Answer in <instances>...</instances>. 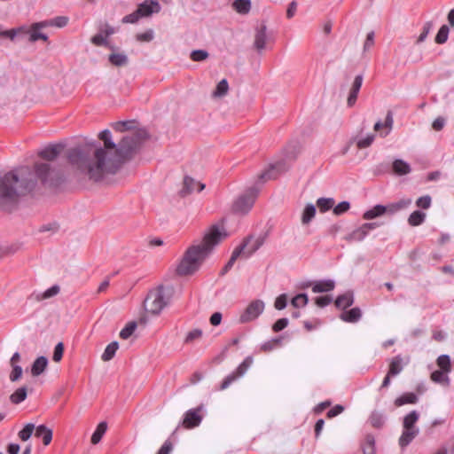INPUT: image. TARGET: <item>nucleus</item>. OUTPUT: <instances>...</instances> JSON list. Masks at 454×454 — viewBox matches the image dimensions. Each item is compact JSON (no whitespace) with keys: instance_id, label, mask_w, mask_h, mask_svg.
<instances>
[{"instance_id":"obj_1","label":"nucleus","mask_w":454,"mask_h":454,"mask_svg":"<svg viewBox=\"0 0 454 454\" xmlns=\"http://www.w3.org/2000/svg\"><path fill=\"white\" fill-rule=\"evenodd\" d=\"M104 147H75L69 150L67 160L75 173L94 182L101 181L106 175L115 174L121 168V160L115 153L117 145L112 140L110 130L99 133Z\"/></svg>"},{"instance_id":"obj_2","label":"nucleus","mask_w":454,"mask_h":454,"mask_svg":"<svg viewBox=\"0 0 454 454\" xmlns=\"http://www.w3.org/2000/svg\"><path fill=\"white\" fill-rule=\"evenodd\" d=\"M226 237L227 233L223 228L211 226L200 244L193 245L186 250L176 267V273L180 276H188L196 272L214 247Z\"/></svg>"},{"instance_id":"obj_3","label":"nucleus","mask_w":454,"mask_h":454,"mask_svg":"<svg viewBox=\"0 0 454 454\" xmlns=\"http://www.w3.org/2000/svg\"><path fill=\"white\" fill-rule=\"evenodd\" d=\"M29 171L27 168L13 170L0 176V207L9 209L20 197L30 192L35 186V181L25 177Z\"/></svg>"},{"instance_id":"obj_4","label":"nucleus","mask_w":454,"mask_h":454,"mask_svg":"<svg viewBox=\"0 0 454 454\" xmlns=\"http://www.w3.org/2000/svg\"><path fill=\"white\" fill-rule=\"evenodd\" d=\"M35 175L44 185L57 186L61 182V175L51 163L38 162L35 165Z\"/></svg>"},{"instance_id":"obj_5","label":"nucleus","mask_w":454,"mask_h":454,"mask_svg":"<svg viewBox=\"0 0 454 454\" xmlns=\"http://www.w3.org/2000/svg\"><path fill=\"white\" fill-rule=\"evenodd\" d=\"M419 419V413L417 411H411L403 421V433L399 438L401 447H406L419 434V429L415 425Z\"/></svg>"},{"instance_id":"obj_6","label":"nucleus","mask_w":454,"mask_h":454,"mask_svg":"<svg viewBox=\"0 0 454 454\" xmlns=\"http://www.w3.org/2000/svg\"><path fill=\"white\" fill-rule=\"evenodd\" d=\"M167 304L168 297L163 286L150 291L145 301L146 311L154 315L160 314Z\"/></svg>"},{"instance_id":"obj_7","label":"nucleus","mask_w":454,"mask_h":454,"mask_svg":"<svg viewBox=\"0 0 454 454\" xmlns=\"http://www.w3.org/2000/svg\"><path fill=\"white\" fill-rule=\"evenodd\" d=\"M250 241H251L250 239H246L244 241V243H242L241 245H239L233 250L230 260L228 261L226 265L222 270L221 273L223 275L225 274L226 272H228L231 269L234 262L239 256H243L244 258L247 259V258L250 257L262 245V240L260 239H257L254 241V243L248 248H247L248 244L250 243Z\"/></svg>"},{"instance_id":"obj_8","label":"nucleus","mask_w":454,"mask_h":454,"mask_svg":"<svg viewBox=\"0 0 454 454\" xmlns=\"http://www.w3.org/2000/svg\"><path fill=\"white\" fill-rule=\"evenodd\" d=\"M142 137L139 132H133L121 138L115 152L121 160V165L139 146Z\"/></svg>"},{"instance_id":"obj_9","label":"nucleus","mask_w":454,"mask_h":454,"mask_svg":"<svg viewBox=\"0 0 454 454\" xmlns=\"http://www.w3.org/2000/svg\"><path fill=\"white\" fill-rule=\"evenodd\" d=\"M260 189L256 186L249 188L240 195L233 204V210L239 214H247L254 206Z\"/></svg>"},{"instance_id":"obj_10","label":"nucleus","mask_w":454,"mask_h":454,"mask_svg":"<svg viewBox=\"0 0 454 454\" xmlns=\"http://www.w3.org/2000/svg\"><path fill=\"white\" fill-rule=\"evenodd\" d=\"M264 310V302L261 300L253 301L240 315L239 322L247 323L256 319Z\"/></svg>"},{"instance_id":"obj_11","label":"nucleus","mask_w":454,"mask_h":454,"mask_svg":"<svg viewBox=\"0 0 454 454\" xmlns=\"http://www.w3.org/2000/svg\"><path fill=\"white\" fill-rule=\"evenodd\" d=\"M253 364V358L247 356L236 369V371L230 375H228L222 382L220 386L221 390L226 389L233 381H235L239 377L243 376L247 369Z\"/></svg>"},{"instance_id":"obj_12","label":"nucleus","mask_w":454,"mask_h":454,"mask_svg":"<svg viewBox=\"0 0 454 454\" xmlns=\"http://www.w3.org/2000/svg\"><path fill=\"white\" fill-rule=\"evenodd\" d=\"M202 406H199L195 409H191L187 411L182 421V425L184 427L190 429L198 427L202 420Z\"/></svg>"},{"instance_id":"obj_13","label":"nucleus","mask_w":454,"mask_h":454,"mask_svg":"<svg viewBox=\"0 0 454 454\" xmlns=\"http://www.w3.org/2000/svg\"><path fill=\"white\" fill-rule=\"evenodd\" d=\"M137 12L142 17H149L153 13H158L160 11V5L158 0H145L137 7Z\"/></svg>"},{"instance_id":"obj_14","label":"nucleus","mask_w":454,"mask_h":454,"mask_svg":"<svg viewBox=\"0 0 454 454\" xmlns=\"http://www.w3.org/2000/svg\"><path fill=\"white\" fill-rule=\"evenodd\" d=\"M287 167L285 163L277 162L273 164L270 169L265 170L259 176V183H264L266 180L275 179L278 174L285 172Z\"/></svg>"},{"instance_id":"obj_15","label":"nucleus","mask_w":454,"mask_h":454,"mask_svg":"<svg viewBox=\"0 0 454 454\" xmlns=\"http://www.w3.org/2000/svg\"><path fill=\"white\" fill-rule=\"evenodd\" d=\"M63 148L64 145L61 144L49 145L42 149L38 155L46 160H53L61 153Z\"/></svg>"},{"instance_id":"obj_16","label":"nucleus","mask_w":454,"mask_h":454,"mask_svg":"<svg viewBox=\"0 0 454 454\" xmlns=\"http://www.w3.org/2000/svg\"><path fill=\"white\" fill-rule=\"evenodd\" d=\"M204 188V184H201L190 176H185L184 179V187L181 192L185 196L193 192H201Z\"/></svg>"},{"instance_id":"obj_17","label":"nucleus","mask_w":454,"mask_h":454,"mask_svg":"<svg viewBox=\"0 0 454 454\" xmlns=\"http://www.w3.org/2000/svg\"><path fill=\"white\" fill-rule=\"evenodd\" d=\"M409 363V358L403 361V358L398 355L393 357L389 364V368L387 373L389 376H396L402 372L403 370V366Z\"/></svg>"},{"instance_id":"obj_18","label":"nucleus","mask_w":454,"mask_h":454,"mask_svg":"<svg viewBox=\"0 0 454 454\" xmlns=\"http://www.w3.org/2000/svg\"><path fill=\"white\" fill-rule=\"evenodd\" d=\"M411 199H402L397 202L385 206V214L394 215L396 212L408 207L411 204Z\"/></svg>"},{"instance_id":"obj_19","label":"nucleus","mask_w":454,"mask_h":454,"mask_svg":"<svg viewBox=\"0 0 454 454\" xmlns=\"http://www.w3.org/2000/svg\"><path fill=\"white\" fill-rule=\"evenodd\" d=\"M35 435L42 438L44 445H49L52 440V430L44 425H40L35 428Z\"/></svg>"},{"instance_id":"obj_20","label":"nucleus","mask_w":454,"mask_h":454,"mask_svg":"<svg viewBox=\"0 0 454 454\" xmlns=\"http://www.w3.org/2000/svg\"><path fill=\"white\" fill-rule=\"evenodd\" d=\"M47 365L48 359L45 356H42L37 357L31 366V374L34 377L41 375L46 369Z\"/></svg>"},{"instance_id":"obj_21","label":"nucleus","mask_w":454,"mask_h":454,"mask_svg":"<svg viewBox=\"0 0 454 454\" xmlns=\"http://www.w3.org/2000/svg\"><path fill=\"white\" fill-rule=\"evenodd\" d=\"M362 311L359 308H353L349 310L342 312L340 316V319L348 323H356L360 320Z\"/></svg>"},{"instance_id":"obj_22","label":"nucleus","mask_w":454,"mask_h":454,"mask_svg":"<svg viewBox=\"0 0 454 454\" xmlns=\"http://www.w3.org/2000/svg\"><path fill=\"white\" fill-rule=\"evenodd\" d=\"M335 284L334 281L331 279L327 280H320L313 283L312 285V292L317 293H325L330 292L334 289Z\"/></svg>"},{"instance_id":"obj_23","label":"nucleus","mask_w":454,"mask_h":454,"mask_svg":"<svg viewBox=\"0 0 454 454\" xmlns=\"http://www.w3.org/2000/svg\"><path fill=\"white\" fill-rule=\"evenodd\" d=\"M392 168L394 173L397 176L408 175L411 171L410 164L401 159L394 160Z\"/></svg>"},{"instance_id":"obj_24","label":"nucleus","mask_w":454,"mask_h":454,"mask_svg":"<svg viewBox=\"0 0 454 454\" xmlns=\"http://www.w3.org/2000/svg\"><path fill=\"white\" fill-rule=\"evenodd\" d=\"M354 302V294L352 292H347L342 295H340L335 300V305L339 309H345L350 307Z\"/></svg>"},{"instance_id":"obj_25","label":"nucleus","mask_w":454,"mask_h":454,"mask_svg":"<svg viewBox=\"0 0 454 454\" xmlns=\"http://www.w3.org/2000/svg\"><path fill=\"white\" fill-rule=\"evenodd\" d=\"M418 395L414 393H404L397 397L394 403L396 407L403 406L404 404H414L418 402Z\"/></svg>"},{"instance_id":"obj_26","label":"nucleus","mask_w":454,"mask_h":454,"mask_svg":"<svg viewBox=\"0 0 454 454\" xmlns=\"http://www.w3.org/2000/svg\"><path fill=\"white\" fill-rule=\"evenodd\" d=\"M267 34H266V27L262 26L255 34L254 37V46L258 51H262L266 46Z\"/></svg>"},{"instance_id":"obj_27","label":"nucleus","mask_w":454,"mask_h":454,"mask_svg":"<svg viewBox=\"0 0 454 454\" xmlns=\"http://www.w3.org/2000/svg\"><path fill=\"white\" fill-rule=\"evenodd\" d=\"M109 62L114 67H124L128 65V56L121 52H113L108 57Z\"/></svg>"},{"instance_id":"obj_28","label":"nucleus","mask_w":454,"mask_h":454,"mask_svg":"<svg viewBox=\"0 0 454 454\" xmlns=\"http://www.w3.org/2000/svg\"><path fill=\"white\" fill-rule=\"evenodd\" d=\"M40 29L33 27V25L27 28L26 32H21V34H28V40L30 43H35L38 40H43L46 42L48 40L47 35L39 31Z\"/></svg>"},{"instance_id":"obj_29","label":"nucleus","mask_w":454,"mask_h":454,"mask_svg":"<svg viewBox=\"0 0 454 454\" xmlns=\"http://www.w3.org/2000/svg\"><path fill=\"white\" fill-rule=\"evenodd\" d=\"M232 8L239 14H247L251 10L250 0H235L232 4Z\"/></svg>"},{"instance_id":"obj_30","label":"nucleus","mask_w":454,"mask_h":454,"mask_svg":"<svg viewBox=\"0 0 454 454\" xmlns=\"http://www.w3.org/2000/svg\"><path fill=\"white\" fill-rule=\"evenodd\" d=\"M316 215L315 205L309 203L307 204L301 213V223L306 225L309 224Z\"/></svg>"},{"instance_id":"obj_31","label":"nucleus","mask_w":454,"mask_h":454,"mask_svg":"<svg viewBox=\"0 0 454 454\" xmlns=\"http://www.w3.org/2000/svg\"><path fill=\"white\" fill-rule=\"evenodd\" d=\"M383 215H385V206L376 205L372 208L365 211L363 215V218L365 220H372Z\"/></svg>"},{"instance_id":"obj_32","label":"nucleus","mask_w":454,"mask_h":454,"mask_svg":"<svg viewBox=\"0 0 454 454\" xmlns=\"http://www.w3.org/2000/svg\"><path fill=\"white\" fill-rule=\"evenodd\" d=\"M106 430H107L106 422H105V421L100 422L97 426L96 430L94 431V433L91 435V439H90L91 443L98 444L101 441V439H102L103 435L106 434Z\"/></svg>"},{"instance_id":"obj_33","label":"nucleus","mask_w":454,"mask_h":454,"mask_svg":"<svg viewBox=\"0 0 454 454\" xmlns=\"http://www.w3.org/2000/svg\"><path fill=\"white\" fill-rule=\"evenodd\" d=\"M27 395V389L26 387L17 388L10 396V401L14 404H19L23 402Z\"/></svg>"},{"instance_id":"obj_34","label":"nucleus","mask_w":454,"mask_h":454,"mask_svg":"<svg viewBox=\"0 0 454 454\" xmlns=\"http://www.w3.org/2000/svg\"><path fill=\"white\" fill-rule=\"evenodd\" d=\"M426 216H427L426 213H424L422 211H419V210L413 211L408 218V223L411 226H419L424 223Z\"/></svg>"},{"instance_id":"obj_35","label":"nucleus","mask_w":454,"mask_h":454,"mask_svg":"<svg viewBox=\"0 0 454 454\" xmlns=\"http://www.w3.org/2000/svg\"><path fill=\"white\" fill-rule=\"evenodd\" d=\"M119 344L117 341H113L108 344L102 354L101 359L105 362L110 361L115 356L116 351L118 350Z\"/></svg>"},{"instance_id":"obj_36","label":"nucleus","mask_w":454,"mask_h":454,"mask_svg":"<svg viewBox=\"0 0 454 454\" xmlns=\"http://www.w3.org/2000/svg\"><path fill=\"white\" fill-rule=\"evenodd\" d=\"M228 90V82L226 79H223L217 83L215 90L212 93V96L214 98H222L227 94Z\"/></svg>"},{"instance_id":"obj_37","label":"nucleus","mask_w":454,"mask_h":454,"mask_svg":"<svg viewBox=\"0 0 454 454\" xmlns=\"http://www.w3.org/2000/svg\"><path fill=\"white\" fill-rule=\"evenodd\" d=\"M334 200L333 198H319L317 200V206L319 211L325 213L333 207Z\"/></svg>"},{"instance_id":"obj_38","label":"nucleus","mask_w":454,"mask_h":454,"mask_svg":"<svg viewBox=\"0 0 454 454\" xmlns=\"http://www.w3.org/2000/svg\"><path fill=\"white\" fill-rule=\"evenodd\" d=\"M367 234L366 229H364V225H361L348 235V239L350 241H362Z\"/></svg>"},{"instance_id":"obj_39","label":"nucleus","mask_w":454,"mask_h":454,"mask_svg":"<svg viewBox=\"0 0 454 454\" xmlns=\"http://www.w3.org/2000/svg\"><path fill=\"white\" fill-rule=\"evenodd\" d=\"M450 28L447 25H442L438 30L435 36V43L438 44H443L447 42L449 37Z\"/></svg>"},{"instance_id":"obj_40","label":"nucleus","mask_w":454,"mask_h":454,"mask_svg":"<svg viewBox=\"0 0 454 454\" xmlns=\"http://www.w3.org/2000/svg\"><path fill=\"white\" fill-rule=\"evenodd\" d=\"M35 428V425H34L33 423H27V424L23 427V429H21V430L19 432V434H18L19 438H20L21 441H23V442L27 441V440L31 437V435H32V434H33V432H34Z\"/></svg>"},{"instance_id":"obj_41","label":"nucleus","mask_w":454,"mask_h":454,"mask_svg":"<svg viewBox=\"0 0 454 454\" xmlns=\"http://www.w3.org/2000/svg\"><path fill=\"white\" fill-rule=\"evenodd\" d=\"M437 365L444 372H450L451 370L450 359L448 355H441L437 358Z\"/></svg>"},{"instance_id":"obj_42","label":"nucleus","mask_w":454,"mask_h":454,"mask_svg":"<svg viewBox=\"0 0 454 454\" xmlns=\"http://www.w3.org/2000/svg\"><path fill=\"white\" fill-rule=\"evenodd\" d=\"M308 301L309 298L306 294H299L292 299L291 304L294 308H302L307 305Z\"/></svg>"},{"instance_id":"obj_43","label":"nucleus","mask_w":454,"mask_h":454,"mask_svg":"<svg viewBox=\"0 0 454 454\" xmlns=\"http://www.w3.org/2000/svg\"><path fill=\"white\" fill-rule=\"evenodd\" d=\"M393 124H394L393 113L391 111H388L387 115H386L385 122L383 123L384 128L386 129V130L380 132V136L383 137H387L390 133V131L392 130Z\"/></svg>"},{"instance_id":"obj_44","label":"nucleus","mask_w":454,"mask_h":454,"mask_svg":"<svg viewBox=\"0 0 454 454\" xmlns=\"http://www.w3.org/2000/svg\"><path fill=\"white\" fill-rule=\"evenodd\" d=\"M281 342H282V339L281 338L271 339V340L264 342L262 345L261 349L265 351V352L271 351L272 349H274V348H276L278 347H280L281 346Z\"/></svg>"},{"instance_id":"obj_45","label":"nucleus","mask_w":454,"mask_h":454,"mask_svg":"<svg viewBox=\"0 0 454 454\" xmlns=\"http://www.w3.org/2000/svg\"><path fill=\"white\" fill-rule=\"evenodd\" d=\"M137 328L136 322H129L127 325L120 332V337L123 340L129 339Z\"/></svg>"},{"instance_id":"obj_46","label":"nucleus","mask_w":454,"mask_h":454,"mask_svg":"<svg viewBox=\"0 0 454 454\" xmlns=\"http://www.w3.org/2000/svg\"><path fill=\"white\" fill-rule=\"evenodd\" d=\"M208 58V52L205 50H194L191 52V59L193 61H203Z\"/></svg>"},{"instance_id":"obj_47","label":"nucleus","mask_w":454,"mask_h":454,"mask_svg":"<svg viewBox=\"0 0 454 454\" xmlns=\"http://www.w3.org/2000/svg\"><path fill=\"white\" fill-rule=\"evenodd\" d=\"M11 366H12V370L10 373L9 379L12 382L18 381L22 376L23 370H22L21 366H20L19 364L11 365Z\"/></svg>"},{"instance_id":"obj_48","label":"nucleus","mask_w":454,"mask_h":454,"mask_svg":"<svg viewBox=\"0 0 454 454\" xmlns=\"http://www.w3.org/2000/svg\"><path fill=\"white\" fill-rule=\"evenodd\" d=\"M133 123V121H117L113 124V128L115 131L122 132L124 130L129 129Z\"/></svg>"},{"instance_id":"obj_49","label":"nucleus","mask_w":454,"mask_h":454,"mask_svg":"<svg viewBox=\"0 0 454 454\" xmlns=\"http://www.w3.org/2000/svg\"><path fill=\"white\" fill-rule=\"evenodd\" d=\"M201 336H202V331L200 329H193L186 334L184 342L191 343L196 340L200 339Z\"/></svg>"},{"instance_id":"obj_50","label":"nucleus","mask_w":454,"mask_h":454,"mask_svg":"<svg viewBox=\"0 0 454 454\" xmlns=\"http://www.w3.org/2000/svg\"><path fill=\"white\" fill-rule=\"evenodd\" d=\"M433 27V24L431 21H427L424 26L421 34L418 37L417 43H420L426 40L428 34L430 33L431 29Z\"/></svg>"},{"instance_id":"obj_51","label":"nucleus","mask_w":454,"mask_h":454,"mask_svg":"<svg viewBox=\"0 0 454 454\" xmlns=\"http://www.w3.org/2000/svg\"><path fill=\"white\" fill-rule=\"evenodd\" d=\"M350 208V204L348 201H341L338 205H336L333 211L336 215H342L346 213Z\"/></svg>"},{"instance_id":"obj_52","label":"nucleus","mask_w":454,"mask_h":454,"mask_svg":"<svg viewBox=\"0 0 454 454\" xmlns=\"http://www.w3.org/2000/svg\"><path fill=\"white\" fill-rule=\"evenodd\" d=\"M431 202H432L431 197L429 195H425V196L419 197L416 200V206L418 207H421L423 209H427L430 207Z\"/></svg>"},{"instance_id":"obj_53","label":"nucleus","mask_w":454,"mask_h":454,"mask_svg":"<svg viewBox=\"0 0 454 454\" xmlns=\"http://www.w3.org/2000/svg\"><path fill=\"white\" fill-rule=\"evenodd\" d=\"M374 137L375 136L373 134L367 135L365 137L357 141V146L359 148H366L370 146L372 144Z\"/></svg>"},{"instance_id":"obj_54","label":"nucleus","mask_w":454,"mask_h":454,"mask_svg":"<svg viewBox=\"0 0 454 454\" xmlns=\"http://www.w3.org/2000/svg\"><path fill=\"white\" fill-rule=\"evenodd\" d=\"M64 345L62 342H59L54 348L52 359L55 362H59L63 356Z\"/></svg>"},{"instance_id":"obj_55","label":"nucleus","mask_w":454,"mask_h":454,"mask_svg":"<svg viewBox=\"0 0 454 454\" xmlns=\"http://www.w3.org/2000/svg\"><path fill=\"white\" fill-rule=\"evenodd\" d=\"M364 454H374V440L372 437H368L366 442L363 447Z\"/></svg>"},{"instance_id":"obj_56","label":"nucleus","mask_w":454,"mask_h":454,"mask_svg":"<svg viewBox=\"0 0 454 454\" xmlns=\"http://www.w3.org/2000/svg\"><path fill=\"white\" fill-rule=\"evenodd\" d=\"M91 43L96 46H102L107 44L106 37L102 34H97L91 37Z\"/></svg>"},{"instance_id":"obj_57","label":"nucleus","mask_w":454,"mask_h":454,"mask_svg":"<svg viewBox=\"0 0 454 454\" xmlns=\"http://www.w3.org/2000/svg\"><path fill=\"white\" fill-rule=\"evenodd\" d=\"M136 38L139 42H151L153 39V31L149 29L144 33L137 34Z\"/></svg>"},{"instance_id":"obj_58","label":"nucleus","mask_w":454,"mask_h":454,"mask_svg":"<svg viewBox=\"0 0 454 454\" xmlns=\"http://www.w3.org/2000/svg\"><path fill=\"white\" fill-rule=\"evenodd\" d=\"M287 304V296L286 294H280L278 297H277L275 301V308L278 310H281L286 307Z\"/></svg>"},{"instance_id":"obj_59","label":"nucleus","mask_w":454,"mask_h":454,"mask_svg":"<svg viewBox=\"0 0 454 454\" xmlns=\"http://www.w3.org/2000/svg\"><path fill=\"white\" fill-rule=\"evenodd\" d=\"M51 20V26H54L57 27H64L68 23V18L65 17V16H59Z\"/></svg>"},{"instance_id":"obj_60","label":"nucleus","mask_w":454,"mask_h":454,"mask_svg":"<svg viewBox=\"0 0 454 454\" xmlns=\"http://www.w3.org/2000/svg\"><path fill=\"white\" fill-rule=\"evenodd\" d=\"M141 18L137 10L130 14H128L122 18V23H136Z\"/></svg>"},{"instance_id":"obj_61","label":"nucleus","mask_w":454,"mask_h":454,"mask_svg":"<svg viewBox=\"0 0 454 454\" xmlns=\"http://www.w3.org/2000/svg\"><path fill=\"white\" fill-rule=\"evenodd\" d=\"M445 373L446 372H444L443 371H434L431 374V379L433 381L437 382V383L442 382L444 380L448 381L449 379L445 375Z\"/></svg>"},{"instance_id":"obj_62","label":"nucleus","mask_w":454,"mask_h":454,"mask_svg":"<svg viewBox=\"0 0 454 454\" xmlns=\"http://www.w3.org/2000/svg\"><path fill=\"white\" fill-rule=\"evenodd\" d=\"M288 325V319L287 318H280L275 322V324L272 326V330L276 333L282 331Z\"/></svg>"},{"instance_id":"obj_63","label":"nucleus","mask_w":454,"mask_h":454,"mask_svg":"<svg viewBox=\"0 0 454 454\" xmlns=\"http://www.w3.org/2000/svg\"><path fill=\"white\" fill-rule=\"evenodd\" d=\"M59 292V286H52L51 287L48 288L46 291L43 292L42 294L43 299H49L51 297L55 296Z\"/></svg>"},{"instance_id":"obj_64","label":"nucleus","mask_w":454,"mask_h":454,"mask_svg":"<svg viewBox=\"0 0 454 454\" xmlns=\"http://www.w3.org/2000/svg\"><path fill=\"white\" fill-rule=\"evenodd\" d=\"M362 83H363V75L362 74L356 75L353 82L350 91L358 94V92L361 89Z\"/></svg>"}]
</instances>
